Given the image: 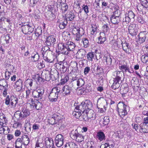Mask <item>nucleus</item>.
I'll list each match as a JSON object with an SVG mask.
<instances>
[{"mask_svg":"<svg viewBox=\"0 0 148 148\" xmlns=\"http://www.w3.org/2000/svg\"><path fill=\"white\" fill-rule=\"evenodd\" d=\"M92 103L89 100H86L82 102L81 104L77 106V108L78 109L82 112L87 113L89 110L91 108Z\"/></svg>","mask_w":148,"mask_h":148,"instance_id":"f257e3e1","label":"nucleus"},{"mask_svg":"<svg viewBox=\"0 0 148 148\" xmlns=\"http://www.w3.org/2000/svg\"><path fill=\"white\" fill-rule=\"evenodd\" d=\"M61 88L59 86L53 88L51 90L49 96V98L50 101H56L58 98V94L61 92Z\"/></svg>","mask_w":148,"mask_h":148,"instance_id":"f03ea898","label":"nucleus"},{"mask_svg":"<svg viewBox=\"0 0 148 148\" xmlns=\"http://www.w3.org/2000/svg\"><path fill=\"white\" fill-rule=\"evenodd\" d=\"M127 106L123 102H120L117 104V109L120 117L123 118L127 114Z\"/></svg>","mask_w":148,"mask_h":148,"instance_id":"7ed1b4c3","label":"nucleus"},{"mask_svg":"<svg viewBox=\"0 0 148 148\" xmlns=\"http://www.w3.org/2000/svg\"><path fill=\"white\" fill-rule=\"evenodd\" d=\"M20 110L21 111L20 112L19 111H17L15 113V116L17 113L19 114V117L21 119H25L27 118L30 114L29 111L27 109V107L25 106H21L20 108Z\"/></svg>","mask_w":148,"mask_h":148,"instance_id":"20e7f679","label":"nucleus"},{"mask_svg":"<svg viewBox=\"0 0 148 148\" xmlns=\"http://www.w3.org/2000/svg\"><path fill=\"white\" fill-rule=\"evenodd\" d=\"M71 138L73 140H75L78 142H81L83 141L84 137L82 134L78 133L77 130H72L70 134Z\"/></svg>","mask_w":148,"mask_h":148,"instance_id":"39448f33","label":"nucleus"},{"mask_svg":"<svg viewBox=\"0 0 148 148\" xmlns=\"http://www.w3.org/2000/svg\"><path fill=\"white\" fill-rule=\"evenodd\" d=\"M8 89V82L4 79H0V90L3 91L2 95L5 97L7 94Z\"/></svg>","mask_w":148,"mask_h":148,"instance_id":"423d86ee","label":"nucleus"},{"mask_svg":"<svg viewBox=\"0 0 148 148\" xmlns=\"http://www.w3.org/2000/svg\"><path fill=\"white\" fill-rule=\"evenodd\" d=\"M64 137L61 134L57 135L55 139V145L58 147H60L64 143Z\"/></svg>","mask_w":148,"mask_h":148,"instance_id":"0eeeda50","label":"nucleus"},{"mask_svg":"<svg viewBox=\"0 0 148 148\" xmlns=\"http://www.w3.org/2000/svg\"><path fill=\"white\" fill-rule=\"evenodd\" d=\"M21 29L23 32L25 34H30L34 30V27L30 26L28 24L22 25Z\"/></svg>","mask_w":148,"mask_h":148,"instance_id":"6e6552de","label":"nucleus"},{"mask_svg":"<svg viewBox=\"0 0 148 148\" xmlns=\"http://www.w3.org/2000/svg\"><path fill=\"white\" fill-rule=\"evenodd\" d=\"M61 88L60 93H62L64 96L69 95L71 90V88L67 85H65L63 87L60 86Z\"/></svg>","mask_w":148,"mask_h":148,"instance_id":"1a4fd4ad","label":"nucleus"},{"mask_svg":"<svg viewBox=\"0 0 148 148\" xmlns=\"http://www.w3.org/2000/svg\"><path fill=\"white\" fill-rule=\"evenodd\" d=\"M138 36L139 42L140 43H143L148 36V33L146 31L141 32L139 34Z\"/></svg>","mask_w":148,"mask_h":148,"instance_id":"9d476101","label":"nucleus"},{"mask_svg":"<svg viewBox=\"0 0 148 148\" xmlns=\"http://www.w3.org/2000/svg\"><path fill=\"white\" fill-rule=\"evenodd\" d=\"M56 39L53 35H51L48 36L47 38L46 43L48 46H53L55 44Z\"/></svg>","mask_w":148,"mask_h":148,"instance_id":"9b49d317","label":"nucleus"},{"mask_svg":"<svg viewBox=\"0 0 148 148\" xmlns=\"http://www.w3.org/2000/svg\"><path fill=\"white\" fill-rule=\"evenodd\" d=\"M129 32L132 36H135L137 34V30L136 28V25L132 24L130 25L128 28Z\"/></svg>","mask_w":148,"mask_h":148,"instance_id":"f8f14e48","label":"nucleus"},{"mask_svg":"<svg viewBox=\"0 0 148 148\" xmlns=\"http://www.w3.org/2000/svg\"><path fill=\"white\" fill-rule=\"evenodd\" d=\"M21 142L23 143V145H27L29 143V139L27 135L23 134L19 138Z\"/></svg>","mask_w":148,"mask_h":148,"instance_id":"ddd939ff","label":"nucleus"},{"mask_svg":"<svg viewBox=\"0 0 148 148\" xmlns=\"http://www.w3.org/2000/svg\"><path fill=\"white\" fill-rule=\"evenodd\" d=\"M97 104L105 108H106L107 103L106 100L104 98L100 97L98 99Z\"/></svg>","mask_w":148,"mask_h":148,"instance_id":"4468645a","label":"nucleus"},{"mask_svg":"<svg viewBox=\"0 0 148 148\" xmlns=\"http://www.w3.org/2000/svg\"><path fill=\"white\" fill-rule=\"evenodd\" d=\"M87 115L88 119H90L91 120H94L96 117V114L90 108L87 113H86Z\"/></svg>","mask_w":148,"mask_h":148,"instance_id":"2eb2a0df","label":"nucleus"},{"mask_svg":"<svg viewBox=\"0 0 148 148\" xmlns=\"http://www.w3.org/2000/svg\"><path fill=\"white\" fill-rule=\"evenodd\" d=\"M58 47L59 49L61 50L62 53L65 55H67L68 54L69 51H68L67 47H65V44H60L58 45Z\"/></svg>","mask_w":148,"mask_h":148,"instance_id":"dca6fc26","label":"nucleus"},{"mask_svg":"<svg viewBox=\"0 0 148 148\" xmlns=\"http://www.w3.org/2000/svg\"><path fill=\"white\" fill-rule=\"evenodd\" d=\"M86 52L84 49H79L76 53L77 58L79 59L83 58L86 55Z\"/></svg>","mask_w":148,"mask_h":148,"instance_id":"f3484780","label":"nucleus"},{"mask_svg":"<svg viewBox=\"0 0 148 148\" xmlns=\"http://www.w3.org/2000/svg\"><path fill=\"white\" fill-rule=\"evenodd\" d=\"M121 79H114L113 83L111 87L112 88L114 89L115 90L118 89L120 86V84L119 82Z\"/></svg>","mask_w":148,"mask_h":148,"instance_id":"a211bd4d","label":"nucleus"},{"mask_svg":"<svg viewBox=\"0 0 148 148\" xmlns=\"http://www.w3.org/2000/svg\"><path fill=\"white\" fill-rule=\"evenodd\" d=\"M98 43L102 44L106 40V35L104 32H102L100 33V36L98 38Z\"/></svg>","mask_w":148,"mask_h":148,"instance_id":"6ab92c4d","label":"nucleus"},{"mask_svg":"<svg viewBox=\"0 0 148 148\" xmlns=\"http://www.w3.org/2000/svg\"><path fill=\"white\" fill-rule=\"evenodd\" d=\"M119 68L120 70L123 73H126L127 72H128L130 73H132L130 70L129 66L127 65V64L121 65L119 66Z\"/></svg>","mask_w":148,"mask_h":148,"instance_id":"aec40b11","label":"nucleus"},{"mask_svg":"<svg viewBox=\"0 0 148 148\" xmlns=\"http://www.w3.org/2000/svg\"><path fill=\"white\" fill-rule=\"evenodd\" d=\"M41 77L43 79H45L47 81H49L51 76L49 71H44L42 72L41 74Z\"/></svg>","mask_w":148,"mask_h":148,"instance_id":"412c9836","label":"nucleus"},{"mask_svg":"<svg viewBox=\"0 0 148 148\" xmlns=\"http://www.w3.org/2000/svg\"><path fill=\"white\" fill-rule=\"evenodd\" d=\"M79 109L77 108V107H76L74 110V111L73 112V115L75 116L77 119H80V118L81 116V112L80 110H79Z\"/></svg>","mask_w":148,"mask_h":148,"instance_id":"4be33fe9","label":"nucleus"},{"mask_svg":"<svg viewBox=\"0 0 148 148\" xmlns=\"http://www.w3.org/2000/svg\"><path fill=\"white\" fill-rule=\"evenodd\" d=\"M11 98L10 104L13 108H14L18 103V99L16 96L13 95L11 96Z\"/></svg>","mask_w":148,"mask_h":148,"instance_id":"5701e85b","label":"nucleus"},{"mask_svg":"<svg viewBox=\"0 0 148 148\" xmlns=\"http://www.w3.org/2000/svg\"><path fill=\"white\" fill-rule=\"evenodd\" d=\"M65 47H67L68 51H69L72 50L75 47V45L73 42L69 41L65 44Z\"/></svg>","mask_w":148,"mask_h":148,"instance_id":"b1692460","label":"nucleus"},{"mask_svg":"<svg viewBox=\"0 0 148 148\" xmlns=\"http://www.w3.org/2000/svg\"><path fill=\"white\" fill-rule=\"evenodd\" d=\"M120 17H116L111 16L110 20L113 24L117 25L120 22Z\"/></svg>","mask_w":148,"mask_h":148,"instance_id":"393cba45","label":"nucleus"},{"mask_svg":"<svg viewBox=\"0 0 148 148\" xmlns=\"http://www.w3.org/2000/svg\"><path fill=\"white\" fill-rule=\"evenodd\" d=\"M39 59V56L38 54L37 53L34 51L32 54L31 56V60L32 61L34 62L37 61Z\"/></svg>","mask_w":148,"mask_h":148,"instance_id":"a878e982","label":"nucleus"},{"mask_svg":"<svg viewBox=\"0 0 148 148\" xmlns=\"http://www.w3.org/2000/svg\"><path fill=\"white\" fill-rule=\"evenodd\" d=\"M97 137L100 141L105 139V136L104 134L102 132H98L97 134Z\"/></svg>","mask_w":148,"mask_h":148,"instance_id":"bb28decb","label":"nucleus"},{"mask_svg":"<svg viewBox=\"0 0 148 148\" xmlns=\"http://www.w3.org/2000/svg\"><path fill=\"white\" fill-rule=\"evenodd\" d=\"M81 42L83 44L84 47L85 48H87L89 46V41L87 38H82Z\"/></svg>","mask_w":148,"mask_h":148,"instance_id":"cd10ccee","label":"nucleus"},{"mask_svg":"<svg viewBox=\"0 0 148 148\" xmlns=\"http://www.w3.org/2000/svg\"><path fill=\"white\" fill-rule=\"evenodd\" d=\"M0 115V121L2 123H3V125H6V123H8V120L5 115L3 114Z\"/></svg>","mask_w":148,"mask_h":148,"instance_id":"c85d7f7f","label":"nucleus"},{"mask_svg":"<svg viewBox=\"0 0 148 148\" xmlns=\"http://www.w3.org/2000/svg\"><path fill=\"white\" fill-rule=\"evenodd\" d=\"M45 144L47 147L54 145L53 141L51 138H47V139H46Z\"/></svg>","mask_w":148,"mask_h":148,"instance_id":"c756f323","label":"nucleus"},{"mask_svg":"<svg viewBox=\"0 0 148 148\" xmlns=\"http://www.w3.org/2000/svg\"><path fill=\"white\" fill-rule=\"evenodd\" d=\"M103 60L106 61L107 64H110L112 63V59L109 55H105L103 57Z\"/></svg>","mask_w":148,"mask_h":148,"instance_id":"7c9ffc66","label":"nucleus"},{"mask_svg":"<svg viewBox=\"0 0 148 148\" xmlns=\"http://www.w3.org/2000/svg\"><path fill=\"white\" fill-rule=\"evenodd\" d=\"M67 19H68L70 21H72L75 17V15L71 12L67 14L66 15Z\"/></svg>","mask_w":148,"mask_h":148,"instance_id":"2f4dec72","label":"nucleus"},{"mask_svg":"<svg viewBox=\"0 0 148 148\" xmlns=\"http://www.w3.org/2000/svg\"><path fill=\"white\" fill-rule=\"evenodd\" d=\"M84 84V80L82 78H79L77 81V85L78 86L82 87Z\"/></svg>","mask_w":148,"mask_h":148,"instance_id":"473e14b6","label":"nucleus"},{"mask_svg":"<svg viewBox=\"0 0 148 148\" xmlns=\"http://www.w3.org/2000/svg\"><path fill=\"white\" fill-rule=\"evenodd\" d=\"M125 15L131 19L134 18L135 17V14L132 11H128L126 13Z\"/></svg>","mask_w":148,"mask_h":148,"instance_id":"72a5a7b5","label":"nucleus"},{"mask_svg":"<svg viewBox=\"0 0 148 148\" xmlns=\"http://www.w3.org/2000/svg\"><path fill=\"white\" fill-rule=\"evenodd\" d=\"M140 127L143 132L145 133L148 132V126L147 125L144 124V123H143Z\"/></svg>","mask_w":148,"mask_h":148,"instance_id":"f704fd0d","label":"nucleus"},{"mask_svg":"<svg viewBox=\"0 0 148 148\" xmlns=\"http://www.w3.org/2000/svg\"><path fill=\"white\" fill-rule=\"evenodd\" d=\"M147 0H140L141 5L143 6V8H148V2Z\"/></svg>","mask_w":148,"mask_h":148,"instance_id":"c9c22d12","label":"nucleus"},{"mask_svg":"<svg viewBox=\"0 0 148 148\" xmlns=\"http://www.w3.org/2000/svg\"><path fill=\"white\" fill-rule=\"evenodd\" d=\"M123 49V50L126 53H127L129 51V45L127 43L125 42L122 43Z\"/></svg>","mask_w":148,"mask_h":148,"instance_id":"e433bc0d","label":"nucleus"},{"mask_svg":"<svg viewBox=\"0 0 148 148\" xmlns=\"http://www.w3.org/2000/svg\"><path fill=\"white\" fill-rule=\"evenodd\" d=\"M113 75L115 76V78L114 79H121V73L119 71H115L113 73Z\"/></svg>","mask_w":148,"mask_h":148,"instance_id":"4c0bfd02","label":"nucleus"},{"mask_svg":"<svg viewBox=\"0 0 148 148\" xmlns=\"http://www.w3.org/2000/svg\"><path fill=\"white\" fill-rule=\"evenodd\" d=\"M69 79V77L67 75H65L63 77H62L61 80V83L62 84H64Z\"/></svg>","mask_w":148,"mask_h":148,"instance_id":"58836bf2","label":"nucleus"},{"mask_svg":"<svg viewBox=\"0 0 148 148\" xmlns=\"http://www.w3.org/2000/svg\"><path fill=\"white\" fill-rule=\"evenodd\" d=\"M80 120L81 121L84 120V121L89 120L87 114L85 113L82 112Z\"/></svg>","mask_w":148,"mask_h":148,"instance_id":"ea45409f","label":"nucleus"},{"mask_svg":"<svg viewBox=\"0 0 148 148\" xmlns=\"http://www.w3.org/2000/svg\"><path fill=\"white\" fill-rule=\"evenodd\" d=\"M67 23V22L66 20H64L63 22L60 23L59 25L60 28L63 29L66 26Z\"/></svg>","mask_w":148,"mask_h":148,"instance_id":"a19ab883","label":"nucleus"},{"mask_svg":"<svg viewBox=\"0 0 148 148\" xmlns=\"http://www.w3.org/2000/svg\"><path fill=\"white\" fill-rule=\"evenodd\" d=\"M113 145H110L108 143H106L102 144L100 146V148H113Z\"/></svg>","mask_w":148,"mask_h":148,"instance_id":"79ce46f5","label":"nucleus"},{"mask_svg":"<svg viewBox=\"0 0 148 148\" xmlns=\"http://www.w3.org/2000/svg\"><path fill=\"white\" fill-rule=\"evenodd\" d=\"M22 145H23V143L21 142L20 139L18 138L15 142V147H22Z\"/></svg>","mask_w":148,"mask_h":148,"instance_id":"37998d69","label":"nucleus"},{"mask_svg":"<svg viewBox=\"0 0 148 148\" xmlns=\"http://www.w3.org/2000/svg\"><path fill=\"white\" fill-rule=\"evenodd\" d=\"M88 60L90 61H92V59L94 57V55L92 52L88 53L87 55Z\"/></svg>","mask_w":148,"mask_h":148,"instance_id":"c03bdc74","label":"nucleus"},{"mask_svg":"<svg viewBox=\"0 0 148 148\" xmlns=\"http://www.w3.org/2000/svg\"><path fill=\"white\" fill-rule=\"evenodd\" d=\"M49 123L51 125H54L56 123L54 116L50 118L48 120Z\"/></svg>","mask_w":148,"mask_h":148,"instance_id":"a18cd8bd","label":"nucleus"},{"mask_svg":"<svg viewBox=\"0 0 148 148\" xmlns=\"http://www.w3.org/2000/svg\"><path fill=\"white\" fill-rule=\"evenodd\" d=\"M25 130L27 133H29L31 130V127L29 123H26L25 125Z\"/></svg>","mask_w":148,"mask_h":148,"instance_id":"49530a36","label":"nucleus"},{"mask_svg":"<svg viewBox=\"0 0 148 148\" xmlns=\"http://www.w3.org/2000/svg\"><path fill=\"white\" fill-rule=\"evenodd\" d=\"M32 96L34 98H38L39 99H41L42 98V97H40V96H39L36 90H34L33 92Z\"/></svg>","mask_w":148,"mask_h":148,"instance_id":"de8ad7c7","label":"nucleus"},{"mask_svg":"<svg viewBox=\"0 0 148 148\" xmlns=\"http://www.w3.org/2000/svg\"><path fill=\"white\" fill-rule=\"evenodd\" d=\"M80 28L79 27H74L72 30V33L73 35L77 34H79L80 32Z\"/></svg>","mask_w":148,"mask_h":148,"instance_id":"09e8293b","label":"nucleus"},{"mask_svg":"<svg viewBox=\"0 0 148 148\" xmlns=\"http://www.w3.org/2000/svg\"><path fill=\"white\" fill-rule=\"evenodd\" d=\"M92 31L91 32V34L92 35H94L95 34L97 29V27L96 25L93 24L91 25Z\"/></svg>","mask_w":148,"mask_h":148,"instance_id":"8fccbe9b","label":"nucleus"},{"mask_svg":"<svg viewBox=\"0 0 148 148\" xmlns=\"http://www.w3.org/2000/svg\"><path fill=\"white\" fill-rule=\"evenodd\" d=\"M42 33V30L41 28H37L35 31V33L37 37H38Z\"/></svg>","mask_w":148,"mask_h":148,"instance_id":"3c124183","label":"nucleus"},{"mask_svg":"<svg viewBox=\"0 0 148 148\" xmlns=\"http://www.w3.org/2000/svg\"><path fill=\"white\" fill-rule=\"evenodd\" d=\"M131 20L129 17L127 16L125 14V17L123 19V24H125V23L126 24L128 23Z\"/></svg>","mask_w":148,"mask_h":148,"instance_id":"603ef678","label":"nucleus"},{"mask_svg":"<svg viewBox=\"0 0 148 148\" xmlns=\"http://www.w3.org/2000/svg\"><path fill=\"white\" fill-rule=\"evenodd\" d=\"M7 70L13 73V71L14 70V67L12 65L8 64L6 65Z\"/></svg>","mask_w":148,"mask_h":148,"instance_id":"864d4df0","label":"nucleus"},{"mask_svg":"<svg viewBox=\"0 0 148 148\" xmlns=\"http://www.w3.org/2000/svg\"><path fill=\"white\" fill-rule=\"evenodd\" d=\"M110 120L109 116H105L103 118V124L104 125H108L109 123Z\"/></svg>","mask_w":148,"mask_h":148,"instance_id":"5fc2aeb1","label":"nucleus"},{"mask_svg":"<svg viewBox=\"0 0 148 148\" xmlns=\"http://www.w3.org/2000/svg\"><path fill=\"white\" fill-rule=\"evenodd\" d=\"M120 12L118 10V9L116 10L113 12L112 14V16L116 17H120Z\"/></svg>","mask_w":148,"mask_h":148,"instance_id":"6e6d98bb","label":"nucleus"},{"mask_svg":"<svg viewBox=\"0 0 148 148\" xmlns=\"http://www.w3.org/2000/svg\"><path fill=\"white\" fill-rule=\"evenodd\" d=\"M36 91L38 92L39 96H40V97H42L44 92V89L43 88H39Z\"/></svg>","mask_w":148,"mask_h":148,"instance_id":"4d7b16f0","label":"nucleus"},{"mask_svg":"<svg viewBox=\"0 0 148 148\" xmlns=\"http://www.w3.org/2000/svg\"><path fill=\"white\" fill-rule=\"evenodd\" d=\"M75 41H76L77 42H78L79 41H80L81 40V37L82 36V35L79 33V34H75Z\"/></svg>","mask_w":148,"mask_h":148,"instance_id":"13d9d810","label":"nucleus"},{"mask_svg":"<svg viewBox=\"0 0 148 148\" xmlns=\"http://www.w3.org/2000/svg\"><path fill=\"white\" fill-rule=\"evenodd\" d=\"M33 106H34L35 108L37 110H39L40 109V108H41L42 106V104L38 102L36 104L34 103H33Z\"/></svg>","mask_w":148,"mask_h":148,"instance_id":"bf43d9fd","label":"nucleus"},{"mask_svg":"<svg viewBox=\"0 0 148 148\" xmlns=\"http://www.w3.org/2000/svg\"><path fill=\"white\" fill-rule=\"evenodd\" d=\"M43 59L46 61L47 62L50 63L52 62L54 60V58H53L52 59L48 58V57L46 56L43 57Z\"/></svg>","mask_w":148,"mask_h":148,"instance_id":"052dcab7","label":"nucleus"},{"mask_svg":"<svg viewBox=\"0 0 148 148\" xmlns=\"http://www.w3.org/2000/svg\"><path fill=\"white\" fill-rule=\"evenodd\" d=\"M115 134L116 138H122L123 137V134H121V132L120 131H117Z\"/></svg>","mask_w":148,"mask_h":148,"instance_id":"680f3d73","label":"nucleus"},{"mask_svg":"<svg viewBox=\"0 0 148 148\" xmlns=\"http://www.w3.org/2000/svg\"><path fill=\"white\" fill-rule=\"evenodd\" d=\"M68 8V6L65 3H63L62 7V12L64 13L67 11Z\"/></svg>","mask_w":148,"mask_h":148,"instance_id":"e2e57ef3","label":"nucleus"},{"mask_svg":"<svg viewBox=\"0 0 148 148\" xmlns=\"http://www.w3.org/2000/svg\"><path fill=\"white\" fill-rule=\"evenodd\" d=\"M15 84L16 86H23V81L22 79H19L16 82Z\"/></svg>","mask_w":148,"mask_h":148,"instance_id":"0e129e2a","label":"nucleus"},{"mask_svg":"<svg viewBox=\"0 0 148 148\" xmlns=\"http://www.w3.org/2000/svg\"><path fill=\"white\" fill-rule=\"evenodd\" d=\"M12 72L7 71L5 73V79L6 80H8L10 78Z\"/></svg>","mask_w":148,"mask_h":148,"instance_id":"69168bd1","label":"nucleus"},{"mask_svg":"<svg viewBox=\"0 0 148 148\" xmlns=\"http://www.w3.org/2000/svg\"><path fill=\"white\" fill-rule=\"evenodd\" d=\"M11 97H10V96L9 95H8L6 97V98L5 99V104L6 105H8L11 102Z\"/></svg>","mask_w":148,"mask_h":148,"instance_id":"338daca9","label":"nucleus"},{"mask_svg":"<svg viewBox=\"0 0 148 148\" xmlns=\"http://www.w3.org/2000/svg\"><path fill=\"white\" fill-rule=\"evenodd\" d=\"M44 144L42 143L37 142L35 148H43Z\"/></svg>","mask_w":148,"mask_h":148,"instance_id":"774afa93","label":"nucleus"}]
</instances>
